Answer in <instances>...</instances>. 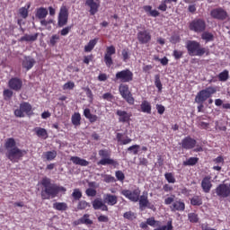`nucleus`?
<instances>
[{"mask_svg": "<svg viewBox=\"0 0 230 230\" xmlns=\"http://www.w3.org/2000/svg\"><path fill=\"white\" fill-rule=\"evenodd\" d=\"M41 199L42 200H49V199H55L58 193H66L67 189L65 187L59 186L57 183H52L51 179L44 177L41 180Z\"/></svg>", "mask_w": 230, "mask_h": 230, "instance_id": "f257e3e1", "label": "nucleus"}, {"mask_svg": "<svg viewBox=\"0 0 230 230\" xmlns=\"http://www.w3.org/2000/svg\"><path fill=\"white\" fill-rule=\"evenodd\" d=\"M4 146L7 150L5 153L7 159L12 163H19L28 154V151L17 147V142L13 137L6 138Z\"/></svg>", "mask_w": 230, "mask_h": 230, "instance_id": "f03ea898", "label": "nucleus"}, {"mask_svg": "<svg viewBox=\"0 0 230 230\" xmlns=\"http://www.w3.org/2000/svg\"><path fill=\"white\" fill-rule=\"evenodd\" d=\"M186 49L190 57H204V55L208 57L209 55V49L202 47L200 42L197 40H188L186 42Z\"/></svg>", "mask_w": 230, "mask_h": 230, "instance_id": "7ed1b4c3", "label": "nucleus"}, {"mask_svg": "<svg viewBox=\"0 0 230 230\" xmlns=\"http://www.w3.org/2000/svg\"><path fill=\"white\" fill-rule=\"evenodd\" d=\"M217 93V87L216 86H208L201 91H199L196 97H195V102L196 103H204L205 102H208L213 94Z\"/></svg>", "mask_w": 230, "mask_h": 230, "instance_id": "20e7f679", "label": "nucleus"}, {"mask_svg": "<svg viewBox=\"0 0 230 230\" xmlns=\"http://www.w3.org/2000/svg\"><path fill=\"white\" fill-rule=\"evenodd\" d=\"M14 116L16 118H29L33 116V107L30 102H23L20 103V107L14 110Z\"/></svg>", "mask_w": 230, "mask_h": 230, "instance_id": "39448f33", "label": "nucleus"}, {"mask_svg": "<svg viewBox=\"0 0 230 230\" xmlns=\"http://www.w3.org/2000/svg\"><path fill=\"white\" fill-rule=\"evenodd\" d=\"M99 155L102 159L97 163L98 166H118V161L111 158V151L107 149L99 150Z\"/></svg>", "mask_w": 230, "mask_h": 230, "instance_id": "423d86ee", "label": "nucleus"}, {"mask_svg": "<svg viewBox=\"0 0 230 230\" xmlns=\"http://www.w3.org/2000/svg\"><path fill=\"white\" fill-rule=\"evenodd\" d=\"M206 20L202 18H196L191 21L189 24V30L194 31L195 33H202L206 31L207 28Z\"/></svg>", "mask_w": 230, "mask_h": 230, "instance_id": "0eeeda50", "label": "nucleus"}, {"mask_svg": "<svg viewBox=\"0 0 230 230\" xmlns=\"http://www.w3.org/2000/svg\"><path fill=\"white\" fill-rule=\"evenodd\" d=\"M116 80H119L122 84H128L134 80V73L130 69L127 68L121 71H119L115 75Z\"/></svg>", "mask_w": 230, "mask_h": 230, "instance_id": "6e6552de", "label": "nucleus"}, {"mask_svg": "<svg viewBox=\"0 0 230 230\" xmlns=\"http://www.w3.org/2000/svg\"><path fill=\"white\" fill-rule=\"evenodd\" d=\"M120 194L131 202H139V197H141V190H139V188H137L133 190H122Z\"/></svg>", "mask_w": 230, "mask_h": 230, "instance_id": "1a4fd4ad", "label": "nucleus"}, {"mask_svg": "<svg viewBox=\"0 0 230 230\" xmlns=\"http://www.w3.org/2000/svg\"><path fill=\"white\" fill-rule=\"evenodd\" d=\"M69 21V10L66 5L61 6L58 16V26L59 28H64Z\"/></svg>", "mask_w": 230, "mask_h": 230, "instance_id": "9d476101", "label": "nucleus"}, {"mask_svg": "<svg viewBox=\"0 0 230 230\" xmlns=\"http://www.w3.org/2000/svg\"><path fill=\"white\" fill-rule=\"evenodd\" d=\"M119 92L122 98L126 100L129 105H134V97L132 96V93H130V90H128V86L127 84H121L119 86Z\"/></svg>", "mask_w": 230, "mask_h": 230, "instance_id": "9b49d317", "label": "nucleus"}, {"mask_svg": "<svg viewBox=\"0 0 230 230\" xmlns=\"http://www.w3.org/2000/svg\"><path fill=\"white\" fill-rule=\"evenodd\" d=\"M216 194L219 199H227V197L230 196V190L229 185L226 183H220L216 189H215Z\"/></svg>", "mask_w": 230, "mask_h": 230, "instance_id": "f8f14e48", "label": "nucleus"}, {"mask_svg": "<svg viewBox=\"0 0 230 230\" xmlns=\"http://www.w3.org/2000/svg\"><path fill=\"white\" fill-rule=\"evenodd\" d=\"M137 39L139 44H150L152 34L148 30L139 31L137 34Z\"/></svg>", "mask_w": 230, "mask_h": 230, "instance_id": "ddd939ff", "label": "nucleus"}, {"mask_svg": "<svg viewBox=\"0 0 230 230\" xmlns=\"http://www.w3.org/2000/svg\"><path fill=\"white\" fill-rule=\"evenodd\" d=\"M112 55H116V48L113 45L107 47L106 53L104 55V63L106 64L107 67H111L112 64H114Z\"/></svg>", "mask_w": 230, "mask_h": 230, "instance_id": "4468645a", "label": "nucleus"}, {"mask_svg": "<svg viewBox=\"0 0 230 230\" xmlns=\"http://www.w3.org/2000/svg\"><path fill=\"white\" fill-rule=\"evenodd\" d=\"M180 145L181 146L183 150H193V148L197 146V140L188 136L181 140Z\"/></svg>", "mask_w": 230, "mask_h": 230, "instance_id": "2eb2a0df", "label": "nucleus"}, {"mask_svg": "<svg viewBox=\"0 0 230 230\" xmlns=\"http://www.w3.org/2000/svg\"><path fill=\"white\" fill-rule=\"evenodd\" d=\"M138 202L140 209H145L146 208H147L148 209L155 211V206H154V204L150 203V201L148 200L147 193L141 195L139 197Z\"/></svg>", "mask_w": 230, "mask_h": 230, "instance_id": "dca6fc26", "label": "nucleus"}, {"mask_svg": "<svg viewBox=\"0 0 230 230\" xmlns=\"http://www.w3.org/2000/svg\"><path fill=\"white\" fill-rule=\"evenodd\" d=\"M8 87L12 91H15L16 93H19V91L22 89V79L19 77H12L8 81Z\"/></svg>", "mask_w": 230, "mask_h": 230, "instance_id": "f3484780", "label": "nucleus"}, {"mask_svg": "<svg viewBox=\"0 0 230 230\" xmlns=\"http://www.w3.org/2000/svg\"><path fill=\"white\" fill-rule=\"evenodd\" d=\"M210 15L213 19H217V21H226L227 19V12L222 7L213 9L210 12Z\"/></svg>", "mask_w": 230, "mask_h": 230, "instance_id": "a211bd4d", "label": "nucleus"}, {"mask_svg": "<svg viewBox=\"0 0 230 230\" xmlns=\"http://www.w3.org/2000/svg\"><path fill=\"white\" fill-rule=\"evenodd\" d=\"M116 116H118L119 123H130L132 113L123 110H117Z\"/></svg>", "mask_w": 230, "mask_h": 230, "instance_id": "6ab92c4d", "label": "nucleus"}, {"mask_svg": "<svg viewBox=\"0 0 230 230\" xmlns=\"http://www.w3.org/2000/svg\"><path fill=\"white\" fill-rule=\"evenodd\" d=\"M171 211L175 213V211H184L186 209V204L182 199H175L174 202L170 206Z\"/></svg>", "mask_w": 230, "mask_h": 230, "instance_id": "aec40b11", "label": "nucleus"}, {"mask_svg": "<svg viewBox=\"0 0 230 230\" xmlns=\"http://www.w3.org/2000/svg\"><path fill=\"white\" fill-rule=\"evenodd\" d=\"M201 188L204 193H209L211 188H213V183H211V176H205L201 181Z\"/></svg>", "mask_w": 230, "mask_h": 230, "instance_id": "412c9836", "label": "nucleus"}, {"mask_svg": "<svg viewBox=\"0 0 230 230\" xmlns=\"http://www.w3.org/2000/svg\"><path fill=\"white\" fill-rule=\"evenodd\" d=\"M103 202L107 206H116L118 204V196L107 193L103 195Z\"/></svg>", "mask_w": 230, "mask_h": 230, "instance_id": "4be33fe9", "label": "nucleus"}, {"mask_svg": "<svg viewBox=\"0 0 230 230\" xmlns=\"http://www.w3.org/2000/svg\"><path fill=\"white\" fill-rule=\"evenodd\" d=\"M85 6L90 7V15H96L98 13V10L100 8V3L94 2V0H86Z\"/></svg>", "mask_w": 230, "mask_h": 230, "instance_id": "5701e85b", "label": "nucleus"}, {"mask_svg": "<svg viewBox=\"0 0 230 230\" xmlns=\"http://www.w3.org/2000/svg\"><path fill=\"white\" fill-rule=\"evenodd\" d=\"M93 208L95 210L101 209V211H109V207L105 205L104 201H102L100 199H95L92 202Z\"/></svg>", "mask_w": 230, "mask_h": 230, "instance_id": "b1692460", "label": "nucleus"}, {"mask_svg": "<svg viewBox=\"0 0 230 230\" xmlns=\"http://www.w3.org/2000/svg\"><path fill=\"white\" fill-rule=\"evenodd\" d=\"M91 217L89 214H84L81 218L73 222V226H81L84 224V226H93V220L89 218Z\"/></svg>", "mask_w": 230, "mask_h": 230, "instance_id": "393cba45", "label": "nucleus"}, {"mask_svg": "<svg viewBox=\"0 0 230 230\" xmlns=\"http://www.w3.org/2000/svg\"><path fill=\"white\" fill-rule=\"evenodd\" d=\"M22 66L23 69H26V71H30L33 66H35V59L31 57H25Z\"/></svg>", "mask_w": 230, "mask_h": 230, "instance_id": "a878e982", "label": "nucleus"}, {"mask_svg": "<svg viewBox=\"0 0 230 230\" xmlns=\"http://www.w3.org/2000/svg\"><path fill=\"white\" fill-rule=\"evenodd\" d=\"M84 116L90 121V123H96V121H98V115L91 113V110L89 108H85L84 110Z\"/></svg>", "mask_w": 230, "mask_h": 230, "instance_id": "bb28decb", "label": "nucleus"}, {"mask_svg": "<svg viewBox=\"0 0 230 230\" xmlns=\"http://www.w3.org/2000/svg\"><path fill=\"white\" fill-rule=\"evenodd\" d=\"M70 161H72L74 164H77L78 166H89V162L79 156H71Z\"/></svg>", "mask_w": 230, "mask_h": 230, "instance_id": "cd10ccee", "label": "nucleus"}, {"mask_svg": "<svg viewBox=\"0 0 230 230\" xmlns=\"http://www.w3.org/2000/svg\"><path fill=\"white\" fill-rule=\"evenodd\" d=\"M58 153L56 150L44 152L42 155L43 161H55L57 159Z\"/></svg>", "mask_w": 230, "mask_h": 230, "instance_id": "c85d7f7f", "label": "nucleus"}, {"mask_svg": "<svg viewBox=\"0 0 230 230\" xmlns=\"http://www.w3.org/2000/svg\"><path fill=\"white\" fill-rule=\"evenodd\" d=\"M37 39H39V33H35L33 35L24 34L19 39V42H35Z\"/></svg>", "mask_w": 230, "mask_h": 230, "instance_id": "c756f323", "label": "nucleus"}, {"mask_svg": "<svg viewBox=\"0 0 230 230\" xmlns=\"http://www.w3.org/2000/svg\"><path fill=\"white\" fill-rule=\"evenodd\" d=\"M35 17L40 21L42 19H46V17H48V9H46L45 7L37 8Z\"/></svg>", "mask_w": 230, "mask_h": 230, "instance_id": "7c9ffc66", "label": "nucleus"}, {"mask_svg": "<svg viewBox=\"0 0 230 230\" xmlns=\"http://www.w3.org/2000/svg\"><path fill=\"white\" fill-rule=\"evenodd\" d=\"M33 131L35 132L38 137H42L43 139H48V130L44 128L36 127Z\"/></svg>", "mask_w": 230, "mask_h": 230, "instance_id": "2f4dec72", "label": "nucleus"}, {"mask_svg": "<svg viewBox=\"0 0 230 230\" xmlns=\"http://www.w3.org/2000/svg\"><path fill=\"white\" fill-rule=\"evenodd\" d=\"M140 109L146 114H152V104L148 101H143L140 104Z\"/></svg>", "mask_w": 230, "mask_h": 230, "instance_id": "473e14b6", "label": "nucleus"}, {"mask_svg": "<svg viewBox=\"0 0 230 230\" xmlns=\"http://www.w3.org/2000/svg\"><path fill=\"white\" fill-rule=\"evenodd\" d=\"M116 137L119 145H130V143H132V138L128 137H126V138L123 139V133H117Z\"/></svg>", "mask_w": 230, "mask_h": 230, "instance_id": "72a5a7b5", "label": "nucleus"}, {"mask_svg": "<svg viewBox=\"0 0 230 230\" xmlns=\"http://www.w3.org/2000/svg\"><path fill=\"white\" fill-rule=\"evenodd\" d=\"M31 7V3L28 2L24 7L19 9V14L22 19L28 18L29 10Z\"/></svg>", "mask_w": 230, "mask_h": 230, "instance_id": "f704fd0d", "label": "nucleus"}, {"mask_svg": "<svg viewBox=\"0 0 230 230\" xmlns=\"http://www.w3.org/2000/svg\"><path fill=\"white\" fill-rule=\"evenodd\" d=\"M201 39L202 40H205L206 43L213 42V40H215V36L213 33L204 31L201 34Z\"/></svg>", "mask_w": 230, "mask_h": 230, "instance_id": "c9c22d12", "label": "nucleus"}, {"mask_svg": "<svg viewBox=\"0 0 230 230\" xmlns=\"http://www.w3.org/2000/svg\"><path fill=\"white\" fill-rule=\"evenodd\" d=\"M98 44V39L91 40L87 45L84 46V52L91 53L93 49H94V46Z\"/></svg>", "mask_w": 230, "mask_h": 230, "instance_id": "e433bc0d", "label": "nucleus"}, {"mask_svg": "<svg viewBox=\"0 0 230 230\" xmlns=\"http://www.w3.org/2000/svg\"><path fill=\"white\" fill-rule=\"evenodd\" d=\"M53 208L57 211H67V203L66 202H56L53 203Z\"/></svg>", "mask_w": 230, "mask_h": 230, "instance_id": "4c0bfd02", "label": "nucleus"}, {"mask_svg": "<svg viewBox=\"0 0 230 230\" xmlns=\"http://www.w3.org/2000/svg\"><path fill=\"white\" fill-rule=\"evenodd\" d=\"M199 163V157H190L186 161H183V166H195Z\"/></svg>", "mask_w": 230, "mask_h": 230, "instance_id": "58836bf2", "label": "nucleus"}, {"mask_svg": "<svg viewBox=\"0 0 230 230\" xmlns=\"http://www.w3.org/2000/svg\"><path fill=\"white\" fill-rule=\"evenodd\" d=\"M219 82H227L229 80V70L225 69L217 75Z\"/></svg>", "mask_w": 230, "mask_h": 230, "instance_id": "ea45409f", "label": "nucleus"}, {"mask_svg": "<svg viewBox=\"0 0 230 230\" xmlns=\"http://www.w3.org/2000/svg\"><path fill=\"white\" fill-rule=\"evenodd\" d=\"M87 208H91V204L85 200H80L77 204V211H83L84 209H87Z\"/></svg>", "mask_w": 230, "mask_h": 230, "instance_id": "a19ab883", "label": "nucleus"}, {"mask_svg": "<svg viewBox=\"0 0 230 230\" xmlns=\"http://www.w3.org/2000/svg\"><path fill=\"white\" fill-rule=\"evenodd\" d=\"M59 40H60V35L54 34L50 37L49 44V46H52V48H53V47L57 46V44H58Z\"/></svg>", "mask_w": 230, "mask_h": 230, "instance_id": "79ce46f5", "label": "nucleus"}, {"mask_svg": "<svg viewBox=\"0 0 230 230\" xmlns=\"http://www.w3.org/2000/svg\"><path fill=\"white\" fill-rule=\"evenodd\" d=\"M147 226L151 227H159L161 226V221L155 220V217H149L146 219Z\"/></svg>", "mask_w": 230, "mask_h": 230, "instance_id": "37998d69", "label": "nucleus"}, {"mask_svg": "<svg viewBox=\"0 0 230 230\" xmlns=\"http://www.w3.org/2000/svg\"><path fill=\"white\" fill-rule=\"evenodd\" d=\"M80 121H82V116L80 115V113H75L72 116L73 125H75V127H78V126H80Z\"/></svg>", "mask_w": 230, "mask_h": 230, "instance_id": "c03bdc74", "label": "nucleus"}, {"mask_svg": "<svg viewBox=\"0 0 230 230\" xmlns=\"http://www.w3.org/2000/svg\"><path fill=\"white\" fill-rule=\"evenodd\" d=\"M191 206H202V198L200 196H194L190 199Z\"/></svg>", "mask_w": 230, "mask_h": 230, "instance_id": "a18cd8bd", "label": "nucleus"}, {"mask_svg": "<svg viewBox=\"0 0 230 230\" xmlns=\"http://www.w3.org/2000/svg\"><path fill=\"white\" fill-rule=\"evenodd\" d=\"M164 177L167 182H169L170 184H175L176 180H175V176H173V172H165Z\"/></svg>", "mask_w": 230, "mask_h": 230, "instance_id": "49530a36", "label": "nucleus"}, {"mask_svg": "<svg viewBox=\"0 0 230 230\" xmlns=\"http://www.w3.org/2000/svg\"><path fill=\"white\" fill-rule=\"evenodd\" d=\"M155 85L158 88V91H163V83H161V75H155Z\"/></svg>", "mask_w": 230, "mask_h": 230, "instance_id": "de8ad7c7", "label": "nucleus"}, {"mask_svg": "<svg viewBox=\"0 0 230 230\" xmlns=\"http://www.w3.org/2000/svg\"><path fill=\"white\" fill-rule=\"evenodd\" d=\"M4 100H12V96H13V91L11 89H5L3 92Z\"/></svg>", "mask_w": 230, "mask_h": 230, "instance_id": "09e8293b", "label": "nucleus"}, {"mask_svg": "<svg viewBox=\"0 0 230 230\" xmlns=\"http://www.w3.org/2000/svg\"><path fill=\"white\" fill-rule=\"evenodd\" d=\"M139 148H141L139 145H133L128 148V152H132L134 155H137L139 154Z\"/></svg>", "mask_w": 230, "mask_h": 230, "instance_id": "8fccbe9b", "label": "nucleus"}, {"mask_svg": "<svg viewBox=\"0 0 230 230\" xmlns=\"http://www.w3.org/2000/svg\"><path fill=\"white\" fill-rule=\"evenodd\" d=\"M75 89V83L69 81L63 85V91H73Z\"/></svg>", "mask_w": 230, "mask_h": 230, "instance_id": "3c124183", "label": "nucleus"}, {"mask_svg": "<svg viewBox=\"0 0 230 230\" xmlns=\"http://www.w3.org/2000/svg\"><path fill=\"white\" fill-rule=\"evenodd\" d=\"M188 218L192 224H197V222H199V215L196 213H190Z\"/></svg>", "mask_w": 230, "mask_h": 230, "instance_id": "603ef678", "label": "nucleus"}, {"mask_svg": "<svg viewBox=\"0 0 230 230\" xmlns=\"http://www.w3.org/2000/svg\"><path fill=\"white\" fill-rule=\"evenodd\" d=\"M182 55H184L182 50L174 49L172 52V57L175 60H181V58H182Z\"/></svg>", "mask_w": 230, "mask_h": 230, "instance_id": "864d4df0", "label": "nucleus"}, {"mask_svg": "<svg viewBox=\"0 0 230 230\" xmlns=\"http://www.w3.org/2000/svg\"><path fill=\"white\" fill-rule=\"evenodd\" d=\"M181 42V36L179 34H173L170 38L171 44H179Z\"/></svg>", "mask_w": 230, "mask_h": 230, "instance_id": "5fc2aeb1", "label": "nucleus"}, {"mask_svg": "<svg viewBox=\"0 0 230 230\" xmlns=\"http://www.w3.org/2000/svg\"><path fill=\"white\" fill-rule=\"evenodd\" d=\"M72 197L75 200H80V199H82V191H80V189H75Z\"/></svg>", "mask_w": 230, "mask_h": 230, "instance_id": "6e6d98bb", "label": "nucleus"}, {"mask_svg": "<svg viewBox=\"0 0 230 230\" xmlns=\"http://www.w3.org/2000/svg\"><path fill=\"white\" fill-rule=\"evenodd\" d=\"M123 217L126 218V220H134L136 214L132 211H128L123 214Z\"/></svg>", "mask_w": 230, "mask_h": 230, "instance_id": "4d7b16f0", "label": "nucleus"}, {"mask_svg": "<svg viewBox=\"0 0 230 230\" xmlns=\"http://www.w3.org/2000/svg\"><path fill=\"white\" fill-rule=\"evenodd\" d=\"M115 177L120 182H123V181H125V173H123V171H116L115 172Z\"/></svg>", "mask_w": 230, "mask_h": 230, "instance_id": "13d9d810", "label": "nucleus"}, {"mask_svg": "<svg viewBox=\"0 0 230 230\" xmlns=\"http://www.w3.org/2000/svg\"><path fill=\"white\" fill-rule=\"evenodd\" d=\"M103 181L107 182L108 184L111 182H116V178H114V176H112L111 174H105L103 176Z\"/></svg>", "mask_w": 230, "mask_h": 230, "instance_id": "bf43d9fd", "label": "nucleus"}, {"mask_svg": "<svg viewBox=\"0 0 230 230\" xmlns=\"http://www.w3.org/2000/svg\"><path fill=\"white\" fill-rule=\"evenodd\" d=\"M175 201V195H171L170 197L165 198L164 204L165 206H170L171 204H173Z\"/></svg>", "mask_w": 230, "mask_h": 230, "instance_id": "052dcab7", "label": "nucleus"}, {"mask_svg": "<svg viewBox=\"0 0 230 230\" xmlns=\"http://www.w3.org/2000/svg\"><path fill=\"white\" fill-rule=\"evenodd\" d=\"M130 58L128 49H122V60L123 62H127Z\"/></svg>", "mask_w": 230, "mask_h": 230, "instance_id": "680f3d73", "label": "nucleus"}, {"mask_svg": "<svg viewBox=\"0 0 230 230\" xmlns=\"http://www.w3.org/2000/svg\"><path fill=\"white\" fill-rule=\"evenodd\" d=\"M167 4L168 2H166V0H163L161 4L158 6V10H160L161 12H166V10H168Z\"/></svg>", "mask_w": 230, "mask_h": 230, "instance_id": "e2e57ef3", "label": "nucleus"}, {"mask_svg": "<svg viewBox=\"0 0 230 230\" xmlns=\"http://www.w3.org/2000/svg\"><path fill=\"white\" fill-rule=\"evenodd\" d=\"M96 190L92 188H88L85 190V194L87 195V197H96Z\"/></svg>", "mask_w": 230, "mask_h": 230, "instance_id": "0e129e2a", "label": "nucleus"}, {"mask_svg": "<svg viewBox=\"0 0 230 230\" xmlns=\"http://www.w3.org/2000/svg\"><path fill=\"white\" fill-rule=\"evenodd\" d=\"M102 100H106L107 102H112L114 100V95L111 93H106L102 95Z\"/></svg>", "mask_w": 230, "mask_h": 230, "instance_id": "69168bd1", "label": "nucleus"}, {"mask_svg": "<svg viewBox=\"0 0 230 230\" xmlns=\"http://www.w3.org/2000/svg\"><path fill=\"white\" fill-rule=\"evenodd\" d=\"M71 28H72L71 26H67V27L63 28L60 31V35H62V37H66V35H68L69 31H71Z\"/></svg>", "mask_w": 230, "mask_h": 230, "instance_id": "338daca9", "label": "nucleus"}, {"mask_svg": "<svg viewBox=\"0 0 230 230\" xmlns=\"http://www.w3.org/2000/svg\"><path fill=\"white\" fill-rule=\"evenodd\" d=\"M156 110L158 114H161V115L164 114V111H166V109L163 104H156Z\"/></svg>", "mask_w": 230, "mask_h": 230, "instance_id": "774afa93", "label": "nucleus"}]
</instances>
